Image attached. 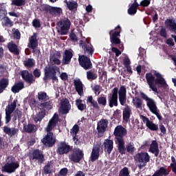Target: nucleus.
Here are the masks:
<instances>
[{
    "mask_svg": "<svg viewBox=\"0 0 176 176\" xmlns=\"http://www.w3.org/2000/svg\"><path fill=\"white\" fill-rule=\"evenodd\" d=\"M58 58H61V53L58 51L54 53V54L50 55V61L52 66H46L45 67L43 80H49V79L55 80V82L58 80V78H57V72H60V67L56 66L61 65V60Z\"/></svg>",
    "mask_w": 176,
    "mask_h": 176,
    "instance_id": "f257e3e1",
    "label": "nucleus"
},
{
    "mask_svg": "<svg viewBox=\"0 0 176 176\" xmlns=\"http://www.w3.org/2000/svg\"><path fill=\"white\" fill-rule=\"evenodd\" d=\"M58 123V116L56 114L49 120L47 126L45 127V131L47 134L41 140V142L46 148H52L54 145H56V138L54 134L52 132V130L57 126Z\"/></svg>",
    "mask_w": 176,
    "mask_h": 176,
    "instance_id": "f03ea898",
    "label": "nucleus"
},
{
    "mask_svg": "<svg viewBox=\"0 0 176 176\" xmlns=\"http://www.w3.org/2000/svg\"><path fill=\"white\" fill-rule=\"evenodd\" d=\"M146 79L149 88L155 93H159L157 87L156 86H158V87H162L163 89H167L168 86V85H167V82H166V79L163 78V76L157 72L154 73V76L152 73L146 74Z\"/></svg>",
    "mask_w": 176,
    "mask_h": 176,
    "instance_id": "7ed1b4c3",
    "label": "nucleus"
},
{
    "mask_svg": "<svg viewBox=\"0 0 176 176\" xmlns=\"http://www.w3.org/2000/svg\"><path fill=\"white\" fill-rule=\"evenodd\" d=\"M114 141L117 144L118 153L120 155H126V146H124V137L127 135V129L122 125H118L113 131Z\"/></svg>",
    "mask_w": 176,
    "mask_h": 176,
    "instance_id": "20e7f679",
    "label": "nucleus"
},
{
    "mask_svg": "<svg viewBox=\"0 0 176 176\" xmlns=\"http://www.w3.org/2000/svg\"><path fill=\"white\" fill-rule=\"evenodd\" d=\"M20 75L23 80H24V82H26L27 85L31 86L32 84H34V82H36L35 78L38 79L41 78L42 72L39 69H35L33 71V74L32 73H30L28 70H22L20 72Z\"/></svg>",
    "mask_w": 176,
    "mask_h": 176,
    "instance_id": "39448f33",
    "label": "nucleus"
},
{
    "mask_svg": "<svg viewBox=\"0 0 176 176\" xmlns=\"http://www.w3.org/2000/svg\"><path fill=\"white\" fill-rule=\"evenodd\" d=\"M140 96L142 100H144V101H146V105L149 109V111L157 116L158 120H162L163 118L162 117V115L159 113L157 106H156V102L155 101V100L148 97L147 94L144 92H140Z\"/></svg>",
    "mask_w": 176,
    "mask_h": 176,
    "instance_id": "423d86ee",
    "label": "nucleus"
},
{
    "mask_svg": "<svg viewBox=\"0 0 176 176\" xmlns=\"http://www.w3.org/2000/svg\"><path fill=\"white\" fill-rule=\"evenodd\" d=\"M134 160L139 170H142V168L145 167L151 161V155L147 152L138 153L134 156Z\"/></svg>",
    "mask_w": 176,
    "mask_h": 176,
    "instance_id": "0eeeda50",
    "label": "nucleus"
},
{
    "mask_svg": "<svg viewBox=\"0 0 176 176\" xmlns=\"http://www.w3.org/2000/svg\"><path fill=\"white\" fill-rule=\"evenodd\" d=\"M80 47H82V52L85 56H87V57H90V56H93L94 54V47L90 41L87 38L85 41L80 40L79 41Z\"/></svg>",
    "mask_w": 176,
    "mask_h": 176,
    "instance_id": "6e6552de",
    "label": "nucleus"
},
{
    "mask_svg": "<svg viewBox=\"0 0 176 176\" xmlns=\"http://www.w3.org/2000/svg\"><path fill=\"white\" fill-rule=\"evenodd\" d=\"M60 35H67L71 28V21L68 19H64L59 21L57 23Z\"/></svg>",
    "mask_w": 176,
    "mask_h": 176,
    "instance_id": "1a4fd4ad",
    "label": "nucleus"
},
{
    "mask_svg": "<svg viewBox=\"0 0 176 176\" xmlns=\"http://www.w3.org/2000/svg\"><path fill=\"white\" fill-rule=\"evenodd\" d=\"M85 158V153L80 148H74L69 155L70 162L74 163H80L81 160Z\"/></svg>",
    "mask_w": 176,
    "mask_h": 176,
    "instance_id": "9d476101",
    "label": "nucleus"
},
{
    "mask_svg": "<svg viewBox=\"0 0 176 176\" xmlns=\"http://www.w3.org/2000/svg\"><path fill=\"white\" fill-rule=\"evenodd\" d=\"M20 167V164L19 162H14V158H11V162H7L3 167L2 171L3 173H8V174H12V173H14L17 168Z\"/></svg>",
    "mask_w": 176,
    "mask_h": 176,
    "instance_id": "9b49d317",
    "label": "nucleus"
},
{
    "mask_svg": "<svg viewBox=\"0 0 176 176\" xmlns=\"http://www.w3.org/2000/svg\"><path fill=\"white\" fill-rule=\"evenodd\" d=\"M78 61L82 68L85 69V70L91 69V68H93V64L90 60V56L81 55L78 58Z\"/></svg>",
    "mask_w": 176,
    "mask_h": 176,
    "instance_id": "f8f14e48",
    "label": "nucleus"
},
{
    "mask_svg": "<svg viewBox=\"0 0 176 176\" xmlns=\"http://www.w3.org/2000/svg\"><path fill=\"white\" fill-rule=\"evenodd\" d=\"M72 151V147L69 144H67L65 142H60L56 148V153L58 155H67Z\"/></svg>",
    "mask_w": 176,
    "mask_h": 176,
    "instance_id": "ddd939ff",
    "label": "nucleus"
},
{
    "mask_svg": "<svg viewBox=\"0 0 176 176\" xmlns=\"http://www.w3.org/2000/svg\"><path fill=\"white\" fill-rule=\"evenodd\" d=\"M115 30L116 31L114 32L113 30H111L109 32L111 42L114 45H120V38H119L118 36H120V31H122V28H120V25H118ZM112 32H113V34H112Z\"/></svg>",
    "mask_w": 176,
    "mask_h": 176,
    "instance_id": "4468645a",
    "label": "nucleus"
},
{
    "mask_svg": "<svg viewBox=\"0 0 176 176\" xmlns=\"http://www.w3.org/2000/svg\"><path fill=\"white\" fill-rule=\"evenodd\" d=\"M119 93V89L114 87L112 90V94L111 96H108L109 107L113 108V107H118V94Z\"/></svg>",
    "mask_w": 176,
    "mask_h": 176,
    "instance_id": "2eb2a0df",
    "label": "nucleus"
},
{
    "mask_svg": "<svg viewBox=\"0 0 176 176\" xmlns=\"http://www.w3.org/2000/svg\"><path fill=\"white\" fill-rule=\"evenodd\" d=\"M30 160H36L38 162V164H43L45 162V155L43 151L39 149H35L32 153V156Z\"/></svg>",
    "mask_w": 176,
    "mask_h": 176,
    "instance_id": "dca6fc26",
    "label": "nucleus"
},
{
    "mask_svg": "<svg viewBox=\"0 0 176 176\" xmlns=\"http://www.w3.org/2000/svg\"><path fill=\"white\" fill-rule=\"evenodd\" d=\"M71 111V104L69 103V100L67 98H63L60 101V107L59 109V112L61 115H67Z\"/></svg>",
    "mask_w": 176,
    "mask_h": 176,
    "instance_id": "f3484780",
    "label": "nucleus"
},
{
    "mask_svg": "<svg viewBox=\"0 0 176 176\" xmlns=\"http://www.w3.org/2000/svg\"><path fill=\"white\" fill-rule=\"evenodd\" d=\"M140 119H142L143 123H145L146 127L151 131H157L159 130V126L153 123V121H151L146 116L140 115Z\"/></svg>",
    "mask_w": 176,
    "mask_h": 176,
    "instance_id": "a211bd4d",
    "label": "nucleus"
},
{
    "mask_svg": "<svg viewBox=\"0 0 176 176\" xmlns=\"http://www.w3.org/2000/svg\"><path fill=\"white\" fill-rule=\"evenodd\" d=\"M126 94H127V89H126V87L124 85H122L120 87V90L118 91V98L120 101V105L125 106L126 102L127 101L126 98Z\"/></svg>",
    "mask_w": 176,
    "mask_h": 176,
    "instance_id": "6ab92c4d",
    "label": "nucleus"
},
{
    "mask_svg": "<svg viewBox=\"0 0 176 176\" xmlns=\"http://www.w3.org/2000/svg\"><path fill=\"white\" fill-rule=\"evenodd\" d=\"M101 151V146L100 144L94 145L92 152L91 153V162H96L100 157V151Z\"/></svg>",
    "mask_w": 176,
    "mask_h": 176,
    "instance_id": "aec40b11",
    "label": "nucleus"
},
{
    "mask_svg": "<svg viewBox=\"0 0 176 176\" xmlns=\"http://www.w3.org/2000/svg\"><path fill=\"white\" fill-rule=\"evenodd\" d=\"M107 127H108V120L101 119L97 124V130L99 134H104V131H107Z\"/></svg>",
    "mask_w": 176,
    "mask_h": 176,
    "instance_id": "412c9836",
    "label": "nucleus"
},
{
    "mask_svg": "<svg viewBox=\"0 0 176 176\" xmlns=\"http://www.w3.org/2000/svg\"><path fill=\"white\" fill-rule=\"evenodd\" d=\"M104 146V151L108 155H111L112 153V151H113V140L111 139H106L103 142Z\"/></svg>",
    "mask_w": 176,
    "mask_h": 176,
    "instance_id": "4be33fe9",
    "label": "nucleus"
},
{
    "mask_svg": "<svg viewBox=\"0 0 176 176\" xmlns=\"http://www.w3.org/2000/svg\"><path fill=\"white\" fill-rule=\"evenodd\" d=\"M148 152H151V153L155 155V157H157V156H159V153H160V150L159 149V144L157 143V141H152L150 145V148H148Z\"/></svg>",
    "mask_w": 176,
    "mask_h": 176,
    "instance_id": "5701e85b",
    "label": "nucleus"
},
{
    "mask_svg": "<svg viewBox=\"0 0 176 176\" xmlns=\"http://www.w3.org/2000/svg\"><path fill=\"white\" fill-rule=\"evenodd\" d=\"M38 33H33V35L29 39L28 45L30 49H36L38 47Z\"/></svg>",
    "mask_w": 176,
    "mask_h": 176,
    "instance_id": "b1692460",
    "label": "nucleus"
},
{
    "mask_svg": "<svg viewBox=\"0 0 176 176\" xmlns=\"http://www.w3.org/2000/svg\"><path fill=\"white\" fill-rule=\"evenodd\" d=\"M0 13L2 14L5 27H13V21L9 19V16H6V14H8L6 10H0Z\"/></svg>",
    "mask_w": 176,
    "mask_h": 176,
    "instance_id": "393cba45",
    "label": "nucleus"
},
{
    "mask_svg": "<svg viewBox=\"0 0 176 176\" xmlns=\"http://www.w3.org/2000/svg\"><path fill=\"white\" fill-rule=\"evenodd\" d=\"M165 25L166 28H168L172 32L176 34V21L174 19H166L165 21Z\"/></svg>",
    "mask_w": 176,
    "mask_h": 176,
    "instance_id": "a878e982",
    "label": "nucleus"
},
{
    "mask_svg": "<svg viewBox=\"0 0 176 176\" xmlns=\"http://www.w3.org/2000/svg\"><path fill=\"white\" fill-rule=\"evenodd\" d=\"M74 83L76 91H77L78 94L79 96H83V83L80 79L74 80Z\"/></svg>",
    "mask_w": 176,
    "mask_h": 176,
    "instance_id": "bb28decb",
    "label": "nucleus"
},
{
    "mask_svg": "<svg viewBox=\"0 0 176 176\" xmlns=\"http://www.w3.org/2000/svg\"><path fill=\"white\" fill-rule=\"evenodd\" d=\"M74 54L72 52L68 50L65 51V56L63 58L62 64L63 65H68L71 63V58H72Z\"/></svg>",
    "mask_w": 176,
    "mask_h": 176,
    "instance_id": "cd10ccee",
    "label": "nucleus"
},
{
    "mask_svg": "<svg viewBox=\"0 0 176 176\" xmlns=\"http://www.w3.org/2000/svg\"><path fill=\"white\" fill-rule=\"evenodd\" d=\"M123 121L129 122L130 117L131 116V108L129 105H126L125 108L122 111Z\"/></svg>",
    "mask_w": 176,
    "mask_h": 176,
    "instance_id": "c85d7f7f",
    "label": "nucleus"
},
{
    "mask_svg": "<svg viewBox=\"0 0 176 176\" xmlns=\"http://www.w3.org/2000/svg\"><path fill=\"white\" fill-rule=\"evenodd\" d=\"M40 108H42L41 111H45L46 113V111H50V109H53V102L52 100H48L45 102H42L39 104Z\"/></svg>",
    "mask_w": 176,
    "mask_h": 176,
    "instance_id": "c756f323",
    "label": "nucleus"
},
{
    "mask_svg": "<svg viewBox=\"0 0 176 176\" xmlns=\"http://www.w3.org/2000/svg\"><path fill=\"white\" fill-rule=\"evenodd\" d=\"M8 49L10 53H13L16 56H19V54H20V51L19 50L17 45L13 42H10L8 43Z\"/></svg>",
    "mask_w": 176,
    "mask_h": 176,
    "instance_id": "7c9ffc66",
    "label": "nucleus"
},
{
    "mask_svg": "<svg viewBox=\"0 0 176 176\" xmlns=\"http://www.w3.org/2000/svg\"><path fill=\"white\" fill-rule=\"evenodd\" d=\"M46 116V113L45 112V110H41L38 113H37L34 117L33 120L34 123H41L42 120H43V118Z\"/></svg>",
    "mask_w": 176,
    "mask_h": 176,
    "instance_id": "2f4dec72",
    "label": "nucleus"
},
{
    "mask_svg": "<svg viewBox=\"0 0 176 176\" xmlns=\"http://www.w3.org/2000/svg\"><path fill=\"white\" fill-rule=\"evenodd\" d=\"M23 89H24V82L19 81L12 87L11 91L16 94V93H19L20 90H23Z\"/></svg>",
    "mask_w": 176,
    "mask_h": 176,
    "instance_id": "473e14b6",
    "label": "nucleus"
},
{
    "mask_svg": "<svg viewBox=\"0 0 176 176\" xmlns=\"http://www.w3.org/2000/svg\"><path fill=\"white\" fill-rule=\"evenodd\" d=\"M3 131L5 134L10 135V137H13V135H16L18 130L15 128H10L9 126H5L3 128Z\"/></svg>",
    "mask_w": 176,
    "mask_h": 176,
    "instance_id": "72a5a7b5",
    "label": "nucleus"
},
{
    "mask_svg": "<svg viewBox=\"0 0 176 176\" xmlns=\"http://www.w3.org/2000/svg\"><path fill=\"white\" fill-rule=\"evenodd\" d=\"M47 10L49 12L50 14H52V16H57L63 13V9L57 7L50 6L47 8Z\"/></svg>",
    "mask_w": 176,
    "mask_h": 176,
    "instance_id": "f704fd0d",
    "label": "nucleus"
},
{
    "mask_svg": "<svg viewBox=\"0 0 176 176\" xmlns=\"http://www.w3.org/2000/svg\"><path fill=\"white\" fill-rule=\"evenodd\" d=\"M23 130H25V133L31 134L35 133L36 130H38V128H36V125L34 124H28V125L23 126Z\"/></svg>",
    "mask_w": 176,
    "mask_h": 176,
    "instance_id": "c9c22d12",
    "label": "nucleus"
},
{
    "mask_svg": "<svg viewBox=\"0 0 176 176\" xmlns=\"http://www.w3.org/2000/svg\"><path fill=\"white\" fill-rule=\"evenodd\" d=\"M140 7V4L137 2V0H135L131 6V7L128 9V13L130 16H133L137 13V9Z\"/></svg>",
    "mask_w": 176,
    "mask_h": 176,
    "instance_id": "e433bc0d",
    "label": "nucleus"
},
{
    "mask_svg": "<svg viewBox=\"0 0 176 176\" xmlns=\"http://www.w3.org/2000/svg\"><path fill=\"white\" fill-rule=\"evenodd\" d=\"M9 86V79L6 78H2L0 80V94L3 91H5L6 88Z\"/></svg>",
    "mask_w": 176,
    "mask_h": 176,
    "instance_id": "4c0bfd02",
    "label": "nucleus"
},
{
    "mask_svg": "<svg viewBox=\"0 0 176 176\" xmlns=\"http://www.w3.org/2000/svg\"><path fill=\"white\" fill-rule=\"evenodd\" d=\"M37 98L40 102H45L49 101L50 97L47 96V94L45 91H40L37 94Z\"/></svg>",
    "mask_w": 176,
    "mask_h": 176,
    "instance_id": "58836bf2",
    "label": "nucleus"
},
{
    "mask_svg": "<svg viewBox=\"0 0 176 176\" xmlns=\"http://www.w3.org/2000/svg\"><path fill=\"white\" fill-rule=\"evenodd\" d=\"M170 174V172L167 170V168L164 167H160V169L157 170L152 176H167Z\"/></svg>",
    "mask_w": 176,
    "mask_h": 176,
    "instance_id": "ea45409f",
    "label": "nucleus"
},
{
    "mask_svg": "<svg viewBox=\"0 0 176 176\" xmlns=\"http://www.w3.org/2000/svg\"><path fill=\"white\" fill-rule=\"evenodd\" d=\"M65 3H66L69 10H74L75 9H78V3L75 1H64Z\"/></svg>",
    "mask_w": 176,
    "mask_h": 176,
    "instance_id": "a19ab883",
    "label": "nucleus"
},
{
    "mask_svg": "<svg viewBox=\"0 0 176 176\" xmlns=\"http://www.w3.org/2000/svg\"><path fill=\"white\" fill-rule=\"evenodd\" d=\"M87 102H89L91 104V105L95 109H100V105H98V102L96 100H94L93 99V96H90L88 97L87 100Z\"/></svg>",
    "mask_w": 176,
    "mask_h": 176,
    "instance_id": "79ce46f5",
    "label": "nucleus"
},
{
    "mask_svg": "<svg viewBox=\"0 0 176 176\" xmlns=\"http://www.w3.org/2000/svg\"><path fill=\"white\" fill-rule=\"evenodd\" d=\"M52 173L53 170L52 169V164L48 162L43 168V174L47 175L48 174H52Z\"/></svg>",
    "mask_w": 176,
    "mask_h": 176,
    "instance_id": "37998d69",
    "label": "nucleus"
},
{
    "mask_svg": "<svg viewBox=\"0 0 176 176\" xmlns=\"http://www.w3.org/2000/svg\"><path fill=\"white\" fill-rule=\"evenodd\" d=\"M23 65L26 68H32L35 65V60L34 58H29L28 60L23 61Z\"/></svg>",
    "mask_w": 176,
    "mask_h": 176,
    "instance_id": "c03bdc74",
    "label": "nucleus"
},
{
    "mask_svg": "<svg viewBox=\"0 0 176 176\" xmlns=\"http://www.w3.org/2000/svg\"><path fill=\"white\" fill-rule=\"evenodd\" d=\"M133 103L138 109H142V99L135 97L133 99Z\"/></svg>",
    "mask_w": 176,
    "mask_h": 176,
    "instance_id": "a18cd8bd",
    "label": "nucleus"
},
{
    "mask_svg": "<svg viewBox=\"0 0 176 176\" xmlns=\"http://www.w3.org/2000/svg\"><path fill=\"white\" fill-rule=\"evenodd\" d=\"M83 100L82 99H77L76 100V105L79 111H85L86 109V104H83Z\"/></svg>",
    "mask_w": 176,
    "mask_h": 176,
    "instance_id": "49530a36",
    "label": "nucleus"
},
{
    "mask_svg": "<svg viewBox=\"0 0 176 176\" xmlns=\"http://www.w3.org/2000/svg\"><path fill=\"white\" fill-rule=\"evenodd\" d=\"M17 107L16 100H14L12 102L10 103V104H8L6 108V111L11 113H14L16 110V107Z\"/></svg>",
    "mask_w": 176,
    "mask_h": 176,
    "instance_id": "de8ad7c7",
    "label": "nucleus"
},
{
    "mask_svg": "<svg viewBox=\"0 0 176 176\" xmlns=\"http://www.w3.org/2000/svg\"><path fill=\"white\" fill-rule=\"evenodd\" d=\"M126 151V152H128V153H134V151H135V147H134V143L130 142L125 147V153Z\"/></svg>",
    "mask_w": 176,
    "mask_h": 176,
    "instance_id": "09e8293b",
    "label": "nucleus"
},
{
    "mask_svg": "<svg viewBox=\"0 0 176 176\" xmlns=\"http://www.w3.org/2000/svg\"><path fill=\"white\" fill-rule=\"evenodd\" d=\"M98 104L102 107H107V96H100L97 98Z\"/></svg>",
    "mask_w": 176,
    "mask_h": 176,
    "instance_id": "8fccbe9b",
    "label": "nucleus"
},
{
    "mask_svg": "<svg viewBox=\"0 0 176 176\" xmlns=\"http://www.w3.org/2000/svg\"><path fill=\"white\" fill-rule=\"evenodd\" d=\"M97 78H98V76L97 74H94L93 71L90 70L87 72V78L88 80H96Z\"/></svg>",
    "mask_w": 176,
    "mask_h": 176,
    "instance_id": "3c124183",
    "label": "nucleus"
},
{
    "mask_svg": "<svg viewBox=\"0 0 176 176\" xmlns=\"http://www.w3.org/2000/svg\"><path fill=\"white\" fill-rule=\"evenodd\" d=\"M26 3V0H12L11 5L14 6H24Z\"/></svg>",
    "mask_w": 176,
    "mask_h": 176,
    "instance_id": "603ef678",
    "label": "nucleus"
},
{
    "mask_svg": "<svg viewBox=\"0 0 176 176\" xmlns=\"http://www.w3.org/2000/svg\"><path fill=\"white\" fill-rule=\"evenodd\" d=\"M92 91H94L96 96H100L101 93V85H95L94 87H92Z\"/></svg>",
    "mask_w": 176,
    "mask_h": 176,
    "instance_id": "864d4df0",
    "label": "nucleus"
},
{
    "mask_svg": "<svg viewBox=\"0 0 176 176\" xmlns=\"http://www.w3.org/2000/svg\"><path fill=\"white\" fill-rule=\"evenodd\" d=\"M113 119L120 120L122 118V111L119 109H116L113 114Z\"/></svg>",
    "mask_w": 176,
    "mask_h": 176,
    "instance_id": "5fc2aeb1",
    "label": "nucleus"
},
{
    "mask_svg": "<svg viewBox=\"0 0 176 176\" xmlns=\"http://www.w3.org/2000/svg\"><path fill=\"white\" fill-rule=\"evenodd\" d=\"M119 176H130V172L129 171V168L124 167L119 173Z\"/></svg>",
    "mask_w": 176,
    "mask_h": 176,
    "instance_id": "6e6d98bb",
    "label": "nucleus"
},
{
    "mask_svg": "<svg viewBox=\"0 0 176 176\" xmlns=\"http://www.w3.org/2000/svg\"><path fill=\"white\" fill-rule=\"evenodd\" d=\"M28 103L32 109H35L36 108V100H35L34 98H29Z\"/></svg>",
    "mask_w": 176,
    "mask_h": 176,
    "instance_id": "4d7b16f0",
    "label": "nucleus"
},
{
    "mask_svg": "<svg viewBox=\"0 0 176 176\" xmlns=\"http://www.w3.org/2000/svg\"><path fill=\"white\" fill-rule=\"evenodd\" d=\"M79 125L74 124L72 129L70 130V133L72 134V135H76L78 133H79Z\"/></svg>",
    "mask_w": 176,
    "mask_h": 176,
    "instance_id": "13d9d810",
    "label": "nucleus"
},
{
    "mask_svg": "<svg viewBox=\"0 0 176 176\" xmlns=\"http://www.w3.org/2000/svg\"><path fill=\"white\" fill-rule=\"evenodd\" d=\"M12 112L6 111V124H8V123H10V120H12Z\"/></svg>",
    "mask_w": 176,
    "mask_h": 176,
    "instance_id": "bf43d9fd",
    "label": "nucleus"
},
{
    "mask_svg": "<svg viewBox=\"0 0 176 176\" xmlns=\"http://www.w3.org/2000/svg\"><path fill=\"white\" fill-rule=\"evenodd\" d=\"M68 174V168H63L60 170L58 174H55V176H66Z\"/></svg>",
    "mask_w": 176,
    "mask_h": 176,
    "instance_id": "052dcab7",
    "label": "nucleus"
},
{
    "mask_svg": "<svg viewBox=\"0 0 176 176\" xmlns=\"http://www.w3.org/2000/svg\"><path fill=\"white\" fill-rule=\"evenodd\" d=\"M12 113L15 116L18 117L19 120H20V119H21L23 117V111H20L19 109L14 110V112Z\"/></svg>",
    "mask_w": 176,
    "mask_h": 176,
    "instance_id": "680f3d73",
    "label": "nucleus"
},
{
    "mask_svg": "<svg viewBox=\"0 0 176 176\" xmlns=\"http://www.w3.org/2000/svg\"><path fill=\"white\" fill-rule=\"evenodd\" d=\"M149 5H151V0H142L139 6L142 8H148Z\"/></svg>",
    "mask_w": 176,
    "mask_h": 176,
    "instance_id": "e2e57ef3",
    "label": "nucleus"
},
{
    "mask_svg": "<svg viewBox=\"0 0 176 176\" xmlns=\"http://www.w3.org/2000/svg\"><path fill=\"white\" fill-rule=\"evenodd\" d=\"M107 79V72L103 71L102 74L99 72V80L105 81Z\"/></svg>",
    "mask_w": 176,
    "mask_h": 176,
    "instance_id": "0e129e2a",
    "label": "nucleus"
},
{
    "mask_svg": "<svg viewBox=\"0 0 176 176\" xmlns=\"http://www.w3.org/2000/svg\"><path fill=\"white\" fill-rule=\"evenodd\" d=\"M160 35L162 38H167V30L166 28H162L160 30Z\"/></svg>",
    "mask_w": 176,
    "mask_h": 176,
    "instance_id": "69168bd1",
    "label": "nucleus"
},
{
    "mask_svg": "<svg viewBox=\"0 0 176 176\" xmlns=\"http://www.w3.org/2000/svg\"><path fill=\"white\" fill-rule=\"evenodd\" d=\"M32 24L34 28H41V21L38 19H34Z\"/></svg>",
    "mask_w": 176,
    "mask_h": 176,
    "instance_id": "338daca9",
    "label": "nucleus"
},
{
    "mask_svg": "<svg viewBox=\"0 0 176 176\" xmlns=\"http://www.w3.org/2000/svg\"><path fill=\"white\" fill-rule=\"evenodd\" d=\"M69 36L72 42H78V41H79V38H78V36H76V34L74 32H71Z\"/></svg>",
    "mask_w": 176,
    "mask_h": 176,
    "instance_id": "774afa93",
    "label": "nucleus"
}]
</instances>
